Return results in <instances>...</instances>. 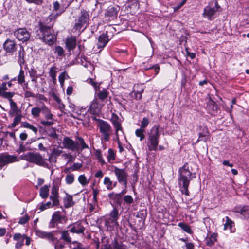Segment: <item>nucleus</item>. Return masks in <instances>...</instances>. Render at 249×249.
<instances>
[{
	"label": "nucleus",
	"instance_id": "53",
	"mask_svg": "<svg viewBox=\"0 0 249 249\" xmlns=\"http://www.w3.org/2000/svg\"><path fill=\"white\" fill-rule=\"evenodd\" d=\"M149 121L148 118L144 117L141 122V127L144 129L148 125Z\"/></svg>",
	"mask_w": 249,
	"mask_h": 249
},
{
	"label": "nucleus",
	"instance_id": "29",
	"mask_svg": "<svg viewBox=\"0 0 249 249\" xmlns=\"http://www.w3.org/2000/svg\"><path fill=\"white\" fill-rule=\"evenodd\" d=\"M226 222L224 224V229L225 230L229 229L231 232L235 231V229L234 228V223L228 216L225 217Z\"/></svg>",
	"mask_w": 249,
	"mask_h": 249
},
{
	"label": "nucleus",
	"instance_id": "46",
	"mask_svg": "<svg viewBox=\"0 0 249 249\" xmlns=\"http://www.w3.org/2000/svg\"><path fill=\"white\" fill-rule=\"evenodd\" d=\"M126 247L125 245L123 244L122 243H119L117 240H114L113 244V249H126Z\"/></svg>",
	"mask_w": 249,
	"mask_h": 249
},
{
	"label": "nucleus",
	"instance_id": "8",
	"mask_svg": "<svg viewBox=\"0 0 249 249\" xmlns=\"http://www.w3.org/2000/svg\"><path fill=\"white\" fill-rule=\"evenodd\" d=\"M97 121L98 122V127L101 134V142L109 141L113 131L111 126L108 122L105 121L101 119H97Z\"/></svg>",
	"mask_w": 249,
	"mask_h": 249
},
{
	"label": "nucleus",
	"instance_id": "20",
	"mask_svg": "<svg viewBox=\"0 0 249 249\" xmlns=\"http://www.w3.org/2000/svg\"><path fill=\"white\" fill-rule=\"evenodd\" d=\"M63 153H64V151L62 150L59 149L58 148L53 147L52 153L49 156V161L50 162L56 163L57 158Z\"/></svg>",
	"mask_w": 249,
	"mask_h": 249
},
{
	"label": "nucleus",
	"instance_id": "14",
	"mask_svg": "<svg viewBox=\"0 0 249 249\" xmlns=\"http://www.w3.org/2000/svg\"><path fill=\"white\" fill-rule=\"evenodd\" d=\"M59 185L58 183H53L52 187L50 199L53 202V205H59Z\"/></svg>",
	"mask_w": 249,
	"mask_h": 249
},
{
	"label": "nucleus",
	"instance_id": "21",
	"mask_svg": "<svg viewBox=\"0 0 249 249\" xmlns=\"http://www.w3.org/2000/svg\"><path fill=\"white\" fill-rule=\"evenodd\" d=\"M69 227H71L70 231L71 233L77 234H83L85 231V228L80 222H75L70 225Z\"/></svg>",
	"mask_w": 249,
	"mask_h": 249
},
{
	"label": "nucleus",
	"instance_id": "34",
	"mask_svg": "<svg viewBox=\"0 0 249 249\" xmlns=\"http://www.w3.org/2000/svg\"><path fill=\"white\" fill-rule=\"evenodd\" d=\"M178 226L182 230L189 234H192L193 231L191 227L184 222H179L178 224Z\"/></svg>",
	"mask_w": 249,
	"mask_h": 249
},
{
	"label": "nucleus",
	"instance_id": "18",
	"mask_svg": "<svg viewBox=\"0 0 249 249\" xmlns=\"http://www.w3.org/2000/svg\"><path fill=\"white\" fill-rule=\"evenodd\" d=\"M120 7L118 6H109L105 13V16L108 18L109 20H113L117 18L118 13Z\"/></svg>",
	"mask_w": 249,
	"mask_h": 249
},
{
	"label": "nucleus",
	"instance_id": "2",
	"mask_svg": "<svg viewBox=\"0 0 249 249\" xmlns=\"http://www.w3.org/2000/svg\"><path fill=\"white\" fill-rule=\"evenodd\" d=\"M3 48L9 55H11L18 51V62L20 65L24 64L25 52L22 45L17 44L14 40L7 39L3 44Z\"/></svg>",
	"mask_w": 249,
	"mask_h": 249
},
{
	"label": "nucleus",
	"instance_id": "5",
	"mask_svg": "<svg viewBox=\"0 0 249 249\" xmlns=\"http://www.w3.org/2000/svg\"><path fill=\"white\" fill-rule=\"evenodd\" d=\"M221 10L217 0H212L209 2L203 10L202 16L209 21L214 19L217 16V12Z\"/></svg>",
	"mask_w": 249,
	"mask_h": 249
},
{
	"label": "nucleus",
	"instance_id": "37",
	"mask_svg": "<svg viewBox=\"0 0 249 249\" xmlns=\"http://www.w3.org/2000/svg\"><path fill=\"white\" fill-rule=\"evenodd\" d=\"M58 207L56 205H53V202L52 201V202H47L46 203H42L41 204L40 207H39V209L41 210V211H43L45 209H48V208H51V207Z\"/></svg>",
	"mask_w": 249,
	"mask_h": 249
},
{
	"label": "nucleus",
	"instance_id": "61",
	"mask_svg": "<svg viewBox=\"0 0 249 249\" xmlns=\"http://www.w3.org/2000/svg\"><path fill=\"white\" fill-rule=\"evenodd\" d=\"M35 98L38 99L40 101H44L46 102L47 101V98L43 95L41 94H35Z\"/></svg>",
	"mask_w": 249,
	"mask_h": 249
},
{
	"label": "nucleus",
	"instance_id": "57",
	"mask_svg": "<svg viewBox=\"0 0 249 249\" xmlns=\"http://www.w3.org/2000/svg\"><path fill=\"white\" fill-rule=\"evenodd\" d=\"M124 200L126 203L128 204H130L133 202V198L130 195L125 196L124 197Z\"/></svg>",
	"mask_w": 249,
	"mask_h": 249
},
{
	"label": "nucleus",
	"instance_id": "22",
	"mask_svg": "<svg viewBox=\"0 0 249 249\" xmlns=\"http://www.w3.org/2000/svg\"><path fill=\"white\" fill-rule=\"evenodd\" d=\"M109 40V39L107 33L102 34L98 37V40L97 43V47L99 49H103L106 46Z\"/></svg>",
	"mask_w": 249,
	"mask_h": 249
},
{
	"label": "nucleus",
	"instance_id": "6",
	"mask_svg": "<svg viewBox=\"0 0 249 249\" xmlns=\"http://www.w3.org/2000/svg\"><path fill=\"white\" fill-rule=\"evenodd\" d=\"M21 159L37 165L48 168L49 164L46 162V159H44L39 153L29 152L22 155Z\"/></svg>",
	"mask_w": 249,
	"mask_h": 249
},
{
	"label": "nucleus",
	"instance_id": "39",
	"mask_svg": "<svg viewBox=\"0 0 249 249\" xmlns=\"http://www.w3.org/2000/svg\"><path fill=\"white\" fill-rule=\"evenodd\" d=\"M108 216L111 218H113V220H115L116 221H118V219H119V217L118 210L115 208H114L110 213Z\"/></svg>",
	"mask_w": 249,
	"mask_h": 249
},
{
	"label": "nucleus",
	"instance_id": "63",
	"mask_svg": "<svg viewBox=\"0 0 249 249\" xmlns=\"http://www.w3.org/2000/svg\"><path fill=\"white\" fill-rule=\"evenodd\" d=\"M52 129L53 131L49 134V136L53 137V138H55V139L57 138L58 135L55 132V128H52Z\"/></svg>",
	"mask_w": 249,
	"mask_h": 249
},
{
	"label": "nucleus",
	"instance_id": "52",
	"mask_svg": "<svg viewBox=\"0 0 249 249\" xmlns=\"http://www.w3.org/2000/svg\"><path fill=\"white\" fill-rule=\"evenodd\" d=\"M82 167V164L80 163H74L71 167V171H75L79 170Z\"/></svg>",
	"mask_w": 249,
	"mask_h": 249
},
{
	"label": "nucleus",
	"instance_id": "25",
	"mask_svg": "<svg viewBox=\"0 0 249 249\" xmlns=\"http://www.w3.org/2000/svg\"><path fill=\"white\" fill-rule=\"evenodd\" d=\"M64 206L65 208L67 209L71 207L75 204L73 200L72 196L66 193L65 196L63 199Z\"/></svg>",
	"mask_w": 249,
	"mask_h": 249
},
{
	"label": "nucleus",
	"instance_id": "10",
	"mask_svg": "<svg viewBox=\"0 0 249 249\" xmlns=\"http://www.w3.org/2000/svg\"><path fill=\"white\" fill-rule=\"evenodd\" d=\"M113 172L118 182L124 185L125 188L127 186L128 174L124 169H121L116 166H113Z\"/></svg>",
	"mask_w": 249,
	"mask_h": 249
},
{
	"label": "nucleus",
	"instance_id": "64",
	"mask_svg": "<svg viewBox=\"0 0 249 249\" xmlns=\"http://www.w3.org/2000/svg\"><path fill=\"white\" fill-rule=\"evenodd\" d=\"M146 216V212L145 213H143V211H141L138 213L137 214V217L138 218H141V219H145Z\"/></svg>",
	"mask_w": 249,
	"mask_h": 249
},
{
	"label": "nucleus",
	"instance_id": "54",
	"mask_svg": "<svg viewBox=\"0 0 249 249\" xmlns=\"http://www.w3.org/2000/svg\"><path fill=\"white\" fill-rule=\"evenodd\" d=\"M54 120H41L40 123L44 126H50L53 124Z\"/></svg>",
	"mask_w": 249,
	"mask_h": 249
},
{
	"label": "nucleus",
	"instance_id": "44",
	"mask_svg": "<svg viewBox=\"0 0 249 249\" xmlns=\"http://www.w3.org/2000/svg\"><path fill=\"white\" fill-rule=\"evenodd\" d=\"M108 197L111 199L114 200L117 202H119L121 199L122 196L119 193L116 194L112 192L108 195Z\"/></svg>",
	"mask_w": 249,
	"mask_h": 249
},
{
	"label": "nucleus",
	"instance_id": "12",
	"mask_svg": "<svg viewBox=\"0 0 249 249\" xmlns=\"http://www.w3.org/2000/svg\"><path fill=\"white\" fill-rule=\"evenodd\" d=\"M95 80V79H89L87 80V81L94 87V89L96 90V97H97L101 101H104L107 97L108 93L105 89H104L102 91H99L97 93V91L100 89V83L96 82Z\"/></svg>",
	"mask_w": 249,
	"mask_h": 249
},
{
	"label": "nucleus",
	"instance_id": "41",
	"mask_svg": "<svg viewBox=\"0 0 249 249\" xmlns=\"http://www.w3.org/2000/svg\"><path fill=\"white\" fill-rule=\"evenodd\" d=\"M145 132V130L144 129L140 128L137 129L135 131V135L137 137H139L140 141H142L145 138V135H144V133Z\"/></svg>",
	"mask_w": 249,
	"mask_h": 249
},
{
	"label": "nucleus",
	"instance_id": "33",
	"mask_svg": "<svg viewBox=\"0 0 249 249\" xmlns=\"http://www.w3.org/2000/svg\"><path fill=\"white\" fill-rule=\"evenodd\" d=\"M217 234L213 233L210 237L206 239V244L207 246H212L217 240Z\"/></svg>",
	"mask_w": 249,
	"mask_h": 249
},
{
	"label": "nucleus",
	"instance_id": "17",
	"mask_svg": "<svg viewBox=\"0 0 249 249\" xmlns=\"http://www.w3.org/2000/svg\"><path fill=\"white\" fill-rule=\"evenodd\" d=\"M19 160L17 156L11 155L3 153L0 154V163L3 165L18 161Z\"/></svg>",
	"mask_w": 249,
	"mask_h": 249
},
{
	"label": "nucleus",
	"instance_id": "50",
	"mask_svg": "<svg viewBox=\"0 0 249 249\" xmlns=\"http://www.w3.org/2000/svg\"><path fill=\"white\" fill-rule=\"evenodd\" d=\"M22 116L21 114H18L16 116L14 119L13 122L12 124V127H16L18 124L20 122Z\"/></svg>",
	"mask_w": 249,
	"mask_h": 249
},
{
	"label": "nucleus",
	"instance_id": "11",
	"mask_svg": "<svg viewBox=\"0 0 249 249\" xmlns=\"http://www.w3.org/2000/svg\"><path fill=\"white\" fill-rule=\"evenodd\" d=\"M111 121L112 122V124L113 125V127L115 129V136L116 138L115 140L117 141L118 144H120V141L119 140V131H121L122 133L123 132V128L122 127L121 121L119 118V117L115 114L112 113V117L111 119Z\"/></svg>",
	"mask_w": 249,
	"mask_h": 249
},
{
	"label": "nucleus",
	"instance_id": "36",
	"mask_svg": "<svg viewBox=\"0 0 249 249\" xmlns=\"http://www.w3.org/2000/svg\"><path fill=\"white\" fill-rule=\"evenodd\" d=\"M10 105L11 107L10 114L12 115L15 113H17L18 110L16 103L13 100H10Z\"/></svg>",
	"mask_w": 249,
	"mask_h": 249
},
{
	"label": "nucleus",
	"instance_id": "59",
	"mask_svg": "<svg viewBox=\"0 0 249 249\" xmlns=\"http://www.w3.org/2000/svg\"><path fill=\"white\" fill-rule=\"evenodd\" d=\"M143 91V89L140 91H134L135 98L137 100H141Z\"/></svg>",
	"mask_w": 249,
	"mask_h": 249
},
{
	"label": "nucleus",
	"instance_id": "60",
	"mask_svg": "<svg viewBox=\"0 0 249 249\" xmlns=\"http://www.w3.org/2000/svg\"><path fill=\"white\" fill-rule=\"evenodd\" d=\"M185 51L186 52L187 56L190 57L191 59H193L196 57V54L194 53H191L189 51V49L186 48Z\"/></svg>",
	"mask_w": 249,
	"mask_h": 249
},
{
	"label": "nucleus",
	"instance_id": "45",
	"mask_svg": "<svg viewBox=\"0 0 249 249\" xmlns=\"http://www.w3.org/2000/svg\"><path fill=\"white\" fill-rule=\"evenodd\" d=\"M108 161L110 162L111 160H113L115 159V154L114 150L112 149L109 148L108 150V154L107 156Z\"/></svg>",
	"mask_w": 249,
	"mask_h": 249
},
{
	"label": "nucleus",
	"instance_id": "3",
	"mask_svg": "<svg viewBox=\"0 0 249 249\" xmlns=\"http://www.w3.org/2000/svg\"><path fill=\"white\" fill-rule=\"evenodd\" d=\"M75 142L69 137H65L62 141L63 148L72 151L81 152L85 149H89L84 139L79 136L76 138Z\"/></svg>",
	"mask_w": 249,
	"mask_h": 249
},
{
	"label": "nucleus",
	"instance_id": "62",
	"mask_svg": "<svg viewBox=\"0 0 249 249\" xmlns=\"http://www.w3.org/2000/svg\"><path fill=\"white\" fill-rule=\"evenodd\" d=\"M29 76L32 78H37L38 76L36 74V72L34 69H31L29 71Z\"/></svg>",
	"mask_w": 249,
	"mask_h": 249
},
{
	"label": "nucleus",
	"instance_id": "30",
	"mask_svg": "<svg viewBox=\"0 0 249 249\" xmlns=\"http://www.w3.org/2000/svg\"><path fill=\"white\" fill-rule=\"evenodd\" d=\"M42 110L41 113L43 114L46 120H54L53 115L44 104L42 106Z\"/></svg>",
	"mask_w": 249,
	"mask_h": 249
},
{
	"label": "nucleus",
	"instance_id": "56",
	"mask_svg": "<svg viewBox=\"0 0 249 249\" xmlns=\"http://www.w3.org/2000/svg\"><path fill=\"white\" fill-rule=\"evenodd\" d=\"M55 53H57L59 56H62L64 54L63 48L60 46L56 47L55 48Z\"/></svg>",
	"mask_w": 249,
	"mask_h": 249
},
{
	"label": "nucleus",
	"instance_id": "15",
	"mask_svg": "<svg viewBox=\"0 0 249 249\" xmlns=\"http://www.w3.org/2000/svg\"><path fill=\"white\" fill-rule=\"evenodd\" d=\"M197 130L198 132L199 137L196 142L199 141H203L206 142L209 140L210 133L207 127L200 125L197 128Z\"/></svg>",
	"mask_w": 249,
	"mask_h": 249
},
{
	"label": "nucleus",
	"instance_id": "40",
	"mask_svg": "<svg viewBox=\"0 0 249 249\" xmlns=\"http://www.w3.org/2000/svg\"><path fill=\"white\" fill-rule=\"evenodd\" d=\"M112 182L110 178L108 177H105L104 179L103 183L106 186L107 190H112Z\"/></svg>",
	"mask_w": 249,
	"mask_h": 249
},
{
	"label": "nucleus",
	"instance_id": "27",
	"mask_svg": "<svg viewBox=\"0 0 249 249\" xmlns=\"http://www.w3.org/2000/svg\"><path fill=\"white\" fill-rule=\"evenodd\" d=\"M36 234L40 238L47 239L53 242L54 241V237L51 232L37 230L36 231Z\"/></svg>",
	"mask_w": 249,
	"mask_h": 249
},
{
	"label": "nucleus",
	"instance_id": "24",
	"mask_svg": "<svg viewBox=\"0 0 249 249\" xmlns=\"http://www.w3.org/2000/svg\"><path fill=\"white\" fill-rule=\"evenodd\" d=\"M207 107L210 113L212 115H215L218 112V105L211 98V97L209 98V100L207 102Z\"/></svg>",
	"mask_w": 249,
	"mask_h": 249
},
{
	"label": "nucleus",
	"instance_id": "19",
	"mask_svg": "<svg viewBox=\"0 0 249 249\" xmlns=\"http://www.w3.org/2000/svg\"><path fill=\"white\" fill-rule=\"evenodd\" d=\"M234 212L241 214L242 219H249V206H243L234 208Z\"/></svg>",
	"mask_w": 249,
	"mask_h": 249
},
{
	"label": "nucleus",
	"instance_id": "47",
	"mask_svg": "<svg viewBox=\"0 0 249 249\" xmlns=\"http://www.w3.org/2000/svg\"><path fill=\"white\" fill-rule=\"evenodd\" d=\"M66 182L67 184H72L74 180V176L72 174L67 175L65 178Z\"/></svg>",
	"mask_w": 249,
	"mask_h": 249
},
{
	"label": "nucleus",
	"instance_id": "51",
	"mask_svg": "<svg viewBox=\"0 0 249 249\" xmlns=\"http://www.w3.org/2000/svg\"><path fill=\"white\" fill-rule=\"evenodd\" d=\"M30 219L29 216L26 214L24 216L20 217L19 218V221L18 223L20 224H26Z\"/></svg>",
	"mask_w": 249,
	"mask_h": 249
},
{
	"label": "nucleus",
	"instance_id": "38",
	"mask_svg": "<svg viewBox=\"0 0 249 249\" xmlns=\"http://www.w3.org/2000/svg\"><path fill=\"white\" fill-rule=\"evenodd\" d=\"M68 230L67 231H63L61 232V239L64 240L65 241L70 243L71 241V239Z\"/></svg>",
	"mask_w": 249,
	"mask_h": 249
},
{
	"label": "nucleus",
	"instance_id": "4",
	"mask_svg": "<svg viewBox=\"0 0 249 249\" xmlns=\"http://www.w3.org/2000/svg\"><path fill=\"white\" fill-rule=\"evenodd\" d=\"M38 25L39 30L42 33L43 41L49 45H53L56 40V36L52 30L53 24L47 25L44 23L39 22Z\"/></svg>",
	"mask_w": 249,
	"mask_h": 249
},
{
	"label": "nucleus",
	"instance_id": "55",
	"mask_svg": "<svg viewBox=\"0 0 249 249\" xmlns=\"http://www.w3.org/2000/svg\"><path fill=\"white\" fill-rule=\"evenodd\" d=\"M26 145L27 144H24L23 142H20L19 148L17 150V152L18 153L25 152L27 150Z\"/></svg>",
	"mask_w": 249,
	"mask_h": 249
},
{
	"label": "nucleus",
	"instance_id": "42",
	"mask_svg": "<svg viewBox=\"0 0 249 249\" xmlns=\"http://www.w3.org/2000/svg\"><path fill=\"white\" fill-rule=\"evenodd\" d=\"M60 71L59 68L56 67L51 68L49 71V75L51 78H55L57 73Z\"/></svg>",
	"mask_w": 249,
	"mask_h": 249
},
{
	"label": "nucleus",
	"instance_id": "16",
	"mask_svg": "<svg viewBox=\"0 0 249 249\" xmlns=\"http://www.w3.org/2000/svg\"><path fill=\"white\" fill-rule=\"evenodd\" d=\"M65 220V216L60 214L59 212H55L52 216V219L49 222V227L51 228H54L59 223H62Z\"/></svg>",
	"mask_w": 249,
	"mask_h": 249
},
{
	"label": "nucleus",
	"instance_id": "7",
	"mask_svg": "<svg viewBox=\"0 0 249 249\" xmlns=\"http://www.w3.org/2000/svg\"><path fill=\"white\" fill-rule=\"evenodd\" d=\"M160 126L154 125L151 129V132L148 135L147 139V146L150 151H156L159 143Z\"/></svg>",
	"mask_w": 249,
	"mask_h": 249
},
{
	"label": "nucleus",
	"instance_id": "58",
	"mask_svg": "<svg viewBox=\"0 0 249 249\" xmlns=\"http://www.w3.org/2000/svg\"><path fill=\"white\" fill-rule=\"evenodd\" d=\"M29 3H34L37 5H41L43 2V0H25Z\"/></svg>",
	"mask_w": 249,
	"mask_h": 249
},
{
	"label": "nucleus",
	"instance_id": "35",
	"mask_svg": "<svg viewBox=\"0 0 249 249\" xmlns=\"http://www.w3.org/2000/svg\"><path fill=\"white\" fill-rule=\"evenodd\" d=\"M22 126L24 128L32 130L35 134H36L38 132V129L37 127L27 122H22Z\"/></svg>",
	"mask_w": 249,
	"mask_h": 249
},
{
	"label": "nucleus",
	"instance_id": "32",
	"mask_svg": "<svg viewBox=\"0 0 249 249\" xmlns=\"http://www.w3.org/2000/svg\"><path fill=\"white\" fill-rule=\"evenodd\" d=\"M113 219V218H111L109 216H107L105 220V225L106 227L108 228L109 227H112L114 226H118V222L115 220Z\"/></svg>",
	"mask_w": 249,
	"mask_h": 249
},
{
	"label": "nucleus",
	"instance_id": "1",
	"mask_svg": "<svg viewBox=\"0 0 249 249\" xmlns=\"http://www.w3.org/2000/svg\"><path fill=\"white\" fill-rule=\"evenodd\" d=\"M178 173V183L180 191L182 194L189 196L188 187L190 181L196 178L195 173H192L189 170L187 163L179 169Z\"/></svg>",
	"mask_w": 249,
	"mask_h": 249
},
{
	"label": "nucleus",
	"instance_id": "26",
	"mask_svg": "<svg viewBox=\"0 0 249 249\" xmlns=\"http://www.w3.org/2000/svg\"><path fill=\"white\" fill-rule=\"evenodd\" d=\"M25 234H21L19 233H15L13 236L14 240L17 241L15 247L17 249H19L23 245Z\"/></svg>",
	"mask_w": 249,
	"mask_h": 249
},
{
	"label": "nucleus",
	"instance_id": "28",
	"mask_svg": "<svg viewBox=\"0 0 249 249\" xmlns=\"http://www.w3.org/2000/svg\"><path fill=\"white\" fill-rule=\"evenodd\" d=\"M66 45L69 51L74 50L76 45V37L71 36L66 39Z\"/></svg>",
	"mask_w": 249,
	"mask_h": 249
},
{
	"label": "nucleus",
	"instance_id": "43",
	"mask_svg": "<svg viewBox=\"0 0 249 249\" xmlns=\"http://www.w3.org/2000/svg\"><path fill=\"white\" fill-rule=\"evenodd\" d=\"M42 107L41 108L38 107H35L32 108L31 114L34 117H38L40 113L42 112Z\"/></svg>",
	"mask_w": 249,
	"mask_h": 249
},
{
	"label": "nucleus",
	"instance_id": "23",
	"mask_svg": "<svg viewBox=\"0 0 249 249\" xmlns=\"http://www.w3.org/2000/svg\"><path fill=\"white\" fill-rule=\"evenodd\" d=\"M101 108V105L98 103L96 99H95L91 102L88 110L89 111L91 114L95 115L100 112Z\"/></svg>",
	"mask_w": 249,
	"mask_h": 249
},
{
	"label": "nucleus",
	"instance_id": "9",
	"mask_svg": "<svg viewBox=\"0 0 249 249\" xmlns=\"http://www.w3.org/2000/svg\"><path fill=\"white\" fill-rule=\"evenodd\" d=\"M89 11L84 9H81L79 15L75 19L74 28L77 30H80L82 27L86 28L89 25Z\"/></svg>",
	"mask_w": 249,
	"mask_h": 249
},
{
	"label": "nucleus",
	"instance_id": "13",
	"mask_svg": "<svg viewBox=\"0 0 249 249\" xmlns=\"http://www.w3.org/2000/svg\"><path fill=\"white\" fill-rule=\"evenodd\" d=\"M14 36L19 41L25 42L29 40L30 34L26 28H19L14 33Z\"/></svg>",
	"mask_w": 249,
	"mask_h": 249
},
{
	"label": "nucleus",
	"instance_id": "31",
	"mask_svg": "<svg viewBox=\"0 0 249 249\" xmlns=\"http://www.w3.org/2000/svg\"><path fill=\"white\" fill-rule=\"evenodd\" d=\"M49 185H45L40 189L39 195L43 199L47 198L49 196Z\"/></svg>",
	"mask_w": 249,
	"mask_h": 249
},
{
	"label": "nucleus",
	"instance_id": "48",
	"mask_svg": "<svg viewBox=\"0 0 249 249\" xmlns=\"http://www.w3.org/2000/svg\"><path fill=\"white\" fill-rule=\"evenodd\" d=\"M14 92H3L0 93V96H2L5 98H7L10 100H12L11 98L14 96Z\"/></svg>",
	"mask_w": 249,
	"mask_h": 249
},
{
	"label": "nucleus",
	"instance_id": "49",
	"mask_svg": "<svg viewBox=\"0 0 249 249\" xmlns=\"http://www.w3.org/2000/svg\"><path fill=\"white\" fill-rule=\"evenodd\" d=\"M78 180L80 183L83 186L87 185L89 183V181H87L84 175H80L78 177Z\"/></svg>",
	"mask_w": 249,
	"mask_h": 249
}]
</instances>
